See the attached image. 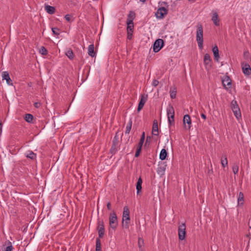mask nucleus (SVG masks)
Returning <instances> with one entry per match:
<instances>
[{
  "instance_id": "7ed1b4c3",
  "label": "nucleus",
  "mask_w": 251,
  "mask_h": 251,
  "mask_svg": "<svg viewBox=\"0 0 251 251\" xmlns=\"http://www.w3.org/2000/svg\"><path fill=\"white\" fill-rule=\"evenodd\" d=\"M167 113L168 116V120L169 124V126H174V115H175V111L174 107L171 105H169L167 108Z\"/></svg>"
},
{
  "instance_id": "ea45409f",
  "label": "nucleus",
  "mask_w": 251,
  "mask_h": 251,
  "mask_svg": "<svg viewBox=\"0 0 251 251\" xmlns=\"http://www.w3.org/2000/svg\"><path fill=\"white\" fill-rule=\"evenodd\" d=\"M142 189V184L137 183L136 184V190L137 193L138 194Z\"/></svg>"
},
{
  "instance_id": "13d9d810",
  "label": "nucleus",
  "mask_w": 251,
  "mask_h": 251,
  "mask_svg": "<svg viewBox=\"0 0 251 251\" xmlns=\"http://www.w3.org/2000/svg\"><path fill=\"white\" fill-rule=\"evenodd\" d=\"M140 0L142 1V2H144L146 0Z\"/></svg>"
},
{
  "instance_id": "4d7b16f0",
  "label": "nucleus",
  "mask_w": 251,
  "mask_h": 251,
  "mask_svg": "<svg viewBox=\"0 0 251 251\" xmlns=\"http://www.w3.org/2000/svg\"><path fill=\"white\" fill-rule=\"evenodd\" d=\"M189 1L194 2L196 1V0H188Z\"/></svg>"
},
{
  "instance_id": "a211bd4d",
  "label": "nucleus",
  "mask_w": 251,
  "mask_h": 251,
  "mask_svg": "<svg viewBox=\"0 0 251 251\" xmlns=\"http://www.w3.org/2000/svg\"><path fill=\"white\" fill-rule=\"evenodd\" d=\"M186 226L184 224L180 225L178 229V235H185L186 234Z\"/></svg>"
},
{
  "instance_id": "4be33fe9",
  "label": "nucleus",
  "mask_w": 251,
  "mask_h": 251,
  "mask_svg": "<svg viewBox=\"0 0 251 251\" xmlns=\"http://www.w3.org/2000/svg\"><path fill=\"white\" fill-rule=\"evenodd\" d=\"M88 54L91 57H94L95 56L94 46L93 44H91L89 46L88 49Z\"/></svg>"
},
{
  "instance_id": "1a4fd4ad",
  "label": "nucleus",
  "mask_w": 251,
  "mask_h": 251,
  "mask_svg": "<svg viewBox=\"0 0 251 251\" xmlns=\"http://www.w3.org/2000/svg\"><path fill=\"white\" fill-rule=\"evenodd\" d=\"M183 121L185 128L189 129L192 126L191 120L190 116L188 114L184 115Z\"/></svg>"
},
{
  "instance_id": "5fc2aeb1",
  "label": "nucleus",
  "mask_w": 251,
  "mask_h": 251,
  "mask_svg": "<svg viewBox=\"0 0 251 251\" xmlns=\"http://www.w3.org/2000/svg\"><path fill=\"white\" fill-rule=\"evenodd\" d=\"M2 123L0 122V133H1V132H2Z\"/></svg>"
},
{
  "instance_id": "ddd939ff",
  "label": "nucleus",
  "mask_w": 251,
  "mask_h": 251,
  "mask_svg": "<svg viewBox=\"0 0 251 251\" xmlns=\"http://www.w3.org/2000/svg\"><path fill=\"white\" fill-rule=\"evenodd\" d=\"M147 100V95H146L145 96L144 95H142L138 106V109H137L138 111H140L143 108Z\"/></svg>"
},
{
  "instance_id": "5701e85b",
  "label": "nucleus",
  "mask_w": 251,
  "mask_h": 251,
  "mask_svg": "<svg viewBox=\"0 0 251 251\" xmlns=\"http://www.w3.org/2000/svg\"><path fill=\"white\" fill-rule=\"evenodd\" d=\"M167 155V152L166 150L164 149L161 150L160 154H159V158L161 160H164L166 159Z\"/></svg>"
},
{
  "instance_id": "e433bc0d",
  "label": "nucleus",
  "mask_w": 251,
  "mask_h": 251,
  "mask_svg": "<svg viewBox=\"0 0 251 251\" xmlns=\"http://www.w3.org/2000/svg\"><path fill=\"white\" fill-rule=\"evenodd\" d=\"M51 30H52V31L53 34L56 35H58L59 34V29L57 27H52Z\"/></svg>"
},
{
  "instance_id": "49530a36",
  "label": "nucleus",
  "mask_w": 251,
  "mask_h": 251,
  "mask_svg": "<svg viewBox=\"0 0 251 251\" xmlns=\"http://www.w3.org/2000/svg\"><path fill=\"white\" fill-rule=\"evenodd\" d=\"M158 81L156 79H154L152 82V85L154 86H156L157 85H158Z\"/></svg>"
},
{
  "instance_id": "f704fd0d",
  "label": "nucleus",
  "mask_w": 251,
  "mask_h": 251,
  "mask_svg": "<svg viewBox=\"0 0 251 251\" xmlns=\"http://www.w3.org/2000/svg\"><path fill=\"white\" fill-rule=\"evenodd\" d=\"M233 172L234 174H237L238 173L239 167L237 164H234L232 167Z\"/></svg>"
},
{
  "instance_id": "864d4df0",
  "label": "nucleus",
  "mask_w": 251,
  "mask_h": 251,
  "mask_svg": "<svg viewBox=\"0 0 251 251\" xmlns=\"http://www.w3.org/2000/svg\"><path fill=\"white\" fill-rule=\"evenodd\" d=\"M107 207L108 209L110 210L111 209V203L110 202H108L107 204Z\"/></svg>"
},
{
  "instance_id": "bf43d9fd",
  "label": "nucleus",
  "mask_w": 251,
  "mask_h": 251,
  "mask_svg": "<svg viewBox=\"0 0 251 251\" xmlns=\"http://www.w3.org/2000/svg\"><path fill=\"white\" fill-rule=\"evenodd\" d=\"M248 237H249V240H251V237L250 236H248Z\"/></svg>"
},
{
  "instance_id": "603ef678",
  "label": "nucleus",
  "mask_w": 251,
  "mask_h": 251,
  "mask_svg": "<svg viewBox=\"0 0 251 251\" xmlns=\"http://www.w3.org/2000/svg\"><path fill=\"white\" fill-rule=\"evenodd\" d=\"M201 116L203 119L205 120L206 119V116L204 114L201 113Z\"/></svg>"
},
{
  "instance_id": "dca6fc26",
  "label": "nucleus",
  "mask_w": 251,
  "mask_h": 251,
  "mask_svg": "<svg viewBox=\"0 0 251 251\" xmlns=\"http://www.w3.org/2000/svg\"><path fill=\"white\" fill-rule=\"evenodd\" d=\"M242 70L245 75H249L251 74V68L249 64H245L242 67Z\"/></svg>"
},
{
  "instance_id": "9d476101",
  "label": "nucleus",
  "mask_w": 251,
  "mask_h": 251,
  "mask_svg": "<svg viewBox=\"0 0 251 251\" xmlns=\"http://www.w3.org/2000/svg\"><path fill=\"white\" fill-rule=\"evenodd\" d=\"M97 229L99 235H103L104 234V227L102 221L100 220H98Z\"/></svg>"
},
{
  "instance_id": "f8f14e48",
  "label": "nucleus",
  "mask_w": 251,
  "mask_h": 251,
  "mask_svg": "<svg viewBox=\"0 0 251 251\" xmlns=\"http://www.w3.org/2000/svg\"><path fill=\"white\" fill-rule=\"evenodd\" d=\"M222 83L226 89H228L231 87V80L229 76H226L222 80Z\"/></svg>"
},
{
  "instance_id": "4468645a",
  "label": "nucleus",
  "mask_w": 251,
  "mask_h": 251,
  "mask_svg": "<svg viewBox=\"0 0 251 251\" xmlns=\"http://www.w3.org/2000/svg\"><path fill=\"white\" fill-rule=\"evenodd\" d=\"M211 20L216 26L219 25V15L217 12H212V16Z\"/></svg>"
},
{
  "instance_id": "37998d69",
  "label": "nucleus",
  "mask_w": 251,
  "mask_h": 251,
  "mask_svg": "<svg viewBox=\"0 0 251 251\" xmlns=\"http://www.w3.org/2000/svg\"><path fill=\"white\" fill-rule=\"evenodd\" d=\"M65 18L66 20L68 22H70L71 20L72 16L69 14H67L65 15Z\"/></svg>"
},
{
  "instance_id": "72a5a7b5",
  "label": "nucleus",
  "mask_w": 251,
  "mask_h": 251,
  "mask_svg": "<svg viewBox=\"0 0 251 251\" xmlns=\"http://www.w3.org/2000/svg\"><path fill=\"white\" fill-rule=\"evenodd\" d=\"M135 17V14L133 11H130L127 16V19L134 20Z\"/></svg>"
},
{
  "instance_id": "c85d7f7f",
  "label": "nucleus",
  "mask_w": 251,
  "mask_h": 251,
  "mask_svg": "<svg viewBox=\"0 0 251 251\" xmlns=\"http://www.w3.org/2000/svg\"><path fill=\"white\" fill-rule=\"evenodd\" d=\"M145 132H143L141 135L140 141L137 145L138 147H139L140 148L142 147L143 144L145 141Z\"/></svg>"
},
{
  "instance_id": "c03bdc74",
  "label": "nucleus",
  "mask_w": 251,
  "mask_h": 251,
  "mask_svg": "<svg viewBox=\"0 0 251 251\" xmlns=\"http://www.w3.org/2000/svg\"><path fill=\"white\" fill-rule=\"evenodd\" d=\"M133 20L127 19L126 24L127 25H133Z\"/></svg>"
},
{
  "instance_id": "f3484780",
  "label": "nucleus",
  "mask_w": 251,
  "mask_h": 251,
  "mask_svg": "<svg viewBox=\"0 0 251 251\" xmlns=\"http://www.w3.org/2000/svg\"><path fill=\"white\" fill-rule=\"evenodd\" d=\"M152 133L154 135H158V123L156 120H154L152 125Z\"/></svg>"
},
{
  "instance_id": "79ce46f5",
  "label": "nucleus",
  "mask_w": 251,
  "mask_h": 251,
  "mask_svg": "<svg viewBox=\"0 0 251 251\" xmlns=\"http://www.w3.org/2000/svg\"><path fill=\"white\" fill-rule=\"evenodd\" d=\"M13 247L12 245L7 246L6 247L4 248L3 251H12Z\"/></svg>"
},
{
  "instance_id": "c9c22d12",
  "label": "nucleus",
  "mask_w": 251,
  "mask_h": 251,
  "mask_svg": "<svg viewBox=\"0 0 251 251\" xmlns=\"http://www.w3.org/2000/svg\"><path fill=\"white\" fill-rule=\"evenodd\" d=\"M118 151L117 146L112 145L110 151L112 153L115 154Z\"/></svg>"
},
{
  "instance_id": "3c124183",
  "label": "nucleus",
  "mask_w": 251,
  "mask_h": 251,
  "mask_svg": "<svg viewBox=\"0 0 251 251\" xmlns=\"http://www.w3.org/2000/svg\"><path fill=\"white\" fill-rule=\"evenodd\" d=\"M137 183L141 184H142V179L141 177H139V178L138 179V181H137Z\"/></svg>"
},
{
  "instance_id": "09e8293b",
  "label": "nucleus",
  "mask_w": 251,
  "mask_h": 251,
  "mask_svg": "<svg viewBox=\"0 0 251 251\" xmlns=\"http://www.w3.org/2000/svg\"><path fill=\"white\" fill-rule=\"evenodd\" d=\"M34 105L36 108H39L41 106V103L40 102H36L34 103Z\"/></svg>"
},
{
  "instance_id": "f257e3e1",
  "label": "nucleus",
  "mask_w": 251,
  "mask_h": 251,
  "mask_svg": "<svg viewBox=\"0 0 251 251\" xmlns=\"http://www.w3.org/2000/svg\"><path fill=\"white\" fill-rule=\"evenodd\" d=\"M197 28L196 41L199 49H202L203 43L202 26L201 24H198L197 25Z\"/></svg>"
},
{
  "instance_id": "c756f323",
  "label": "nucleus",
  "mask_w": 251,
  "mask_h": 251,
  "mask_svg": "<svg viewBox=\"0 0 251 251\" xmlns=\"http://www.w3.org/2000/svg\"><path fill=\"white\" fill-rule=\"evenodd\" d=\"M26 156L31 159H34L36 158V154L32 151H28L26 153Z\"/></svg>"
},
{
  "instance_id": "2eb2a0df",
  "label": "nucleus",
  "mask_w": 251,
  "mask_h": 251,
  "mask_svg": "<svg viewBox=\"0 0 251 251\" xmlns=\"http://www.w3.org/2000/svg\"><path fill=\"white\" fill-rule=\"evenodd\" d=\"M2 77L3 79H5L6 81L7 84L9 85H12L11 83L12 80L9 76V75L8 72L5 71L2 72Z\"/></svg>"
},
{
  "instance_id": "20e7f679",
  "label": "nucleus",
  "mask_w": 251,
  "mask_h": 251,
  "mask_svg": "<svg viewBox=\"0 0 251 251\" xmlns=\"http://www.w3.org/2000/svg\"><path fill=\"white\" fill-rule=\"evenodd\" d=\"M231 108L232 111L237 119H239L241 117L240 110L239 108L238 105L236 101L232 100L231 102Z\"/></svg>"
},
{
  "instance_id": "393cba45",
  "label": "nucleus",
  "mask_w": 251,
  "mask_h": 251,
  "mask_svg": "<svg viewBox=\"0 0 251 251\" xmlns=\"http://www.w3.org/2000/svg\"><path fill=\"white\" fill-rule=\"evenodd\" d=\"M102 237L103 236H99V238L96 239V251H101V247L100 237Z\"/></svg>"
},
{
  "instance_id": "a878e982",
  "label": "nucleus",
  "mask_w": 251,
  "mask_h": 251,
  "mask_svg": "<svg viewBox=\"0 0 251 251\" xmlns=\"http://www.w3.org/2000/svg\"><path fill=\"white\" fill-rule=\"evenodd\" d=\"M221 162L223 167L225 168V167L227 166L228 161L226 155H223L222 156Z\"/></svg>"
},
{
  "instance_id": "6e6552de",
  "label": "nucleus",
  "mask_w": 251,
  "mask_h": 251,
  "mask_svg": "<svg viewBox=\"0 0 251 251\" xmlns=\"http://www.w3.org/2000/svg\"><path fill=\"white\" fill-rule=\"evenodd\" d=\"M166 167L167 164L165 162L160 163L156 170L157 173L160 176L164 175Z\"/></svg>"
},
{
  "instance_id": "6e6d98bb",
  "label": "nucleus",
  "mask_w": 251,
  "mask_h": 251,
  "mask_svg": "<svg viewBox=\"0 0 251 251\" xmlns=\"http://www.w3.org/2000/svg\"><path fill=\"white\" fill-rule=\"evenodd\" d=\"M186 236H179V239L180 240H183L185 239Z\"/></svg>"
},
{
  "instance_id": "a18cd8bd",
  "label": "nucleus",
  "mask_w": 251,
  "mask_h": 251,
  "mask_svg": "<svg viewBox=\"0 0 251 251\" xmlns=\"http://www.w3.org/2000/svg\"><path fill=\"white\" fill-rule=\"evenodd\" d=\"M132 38V32H127V38L131 40Z\"/></svg>"
},
{
  "instance_id": "bb28decb",
  "label": "nucleus",
  "mask_w": 251,
  "mask_h": 251,
  "mask_svg": "<svg viewBox=\"0 0 251 251\" xmlns=\"http://www.w3.org/2000/svg\"><path fill=\"white\" fill-rule=\"evenodd\" d=\"M132 121H131V120H130L126 126V131H125L126 134H128L130 132V130L131 129V127H132Z\"/></svg>"
},
{
  "instance_id": "39448f33",
  "label": "nucleus",
  "mask_w": 251,
  "mask_h": 251,
  "mask_svg": "<svg viewBox=\"0 0 251 251\" xmlns=\"http://www.w3.org/2000/svg\"><path fill=\"white\" fill-rule=\"evenodd\" d=\"M109 220L110 226L113 229L116 228L118 225V220L117 215L114 212L110 213Z\"/></svg>"
},
{
  "instance_id": "58836bf2",
  "label": "nucleus",
  "mask_w": 251,
  "mask_h": 251,
  "mask_svg": "<svg viewBox=\"0 0 251 251\" xmlns=\"http://www.w3.org/2000/svg\"><path fill=\"white\" fill-rule=\"evenodd\" d=\"M142 148L137 146V150L135 154V157H137L139 156L141 151Z\"/></svg>"
},
{
  "instance_id": "6ab92c4d",
  "label": "nucleus",
  "mask_w": 251,
  "mask_h": 251,
  "mask_svg": "<svg viewBox=\"0 0 251 251\" xmlns=\"http://www.w3.org/2000/svg\"><path fill=\"white\" fill-rule=\"evenodd\" d=\"M212 51L213 52V55L214 57V59L216 61H219V59L220 58L219 54V50L217 46H215L212 49Z\"/></svg>"
},
{
  "instance_id": "cd10ccee",
  "label": "nucleus",
  "mask_w": 251,
  "mask_h": 251,
  "mask_svg": "<svg viewBox=\"0 0 251 251\" xmlns=\"http://www.w3.org/2000/svg\"><path fill=\"white\" fill-rule=\"evenodd\" d=\"M66 55L70 59H73L74 57L73 51L71 49H69L67 50L66 52Z\"/></svg>"
},
{
  "instance_id": "a19ab883",
  "label": "nucleus",
  "mask_w": 251,
  "mask_h": 251,
  "mask_svg": "<svg viewBox=\"0 0 251 251\" xmlns=\"http://www.w3.org/2000/svg\"><path fill=\"white\" fill-rule=\"evenodd\" d=\"M134 28L133 25H127V32H133Z\"/></svg>"
},
{
  "instance_id": "9b49d317",
  "label": "nucleus",
  "mask_w": 251,
  "mask_h": 251,
  "mask_svg": "<svg viewBox=\"0 0 251 251\" xmlns=\"http://www.w3.org/2000/svg\"><path fill=\"white\" fill-rule=\"evenodd\" d=\"M203 62L206 69H209L211 67L212 60L210 55L208 53L205 54L203 58Z\"/></svg>"
},
{
  "instance_id": "8fccbe9b",
  "label": "nucleus",
  "mask_w": 251,
  "mask_h": 251,
  "mask_svg": "<svg viewBox=\"0 0 251 251\" xmlns=\"http://www.w3.org/2000/svg\"><path fill=\"white\" fill-rule=\"evenodd\" d=\"M249 54V51H245L244 53V56L245 57L247 58L248 57V55Z\"/></svg>"
},
{
  "instance_id": "de8ad7c7",
  "label": "nucleus",
  "mask_w": 251,
  "mask_h": 251,
  "mask_svg": "<svg viewBox=\"0 0 251 251\" xmlns=\"http://www.w3.org/2000/svg\"><path fill=\"white\" fill-rule=\"evenodd\" d=\"M10 245H12V243H11V242H10L9 240H8V241H6V242H5V244H4V245H3V247H4L5 246H10Z\"/></svg>"
},
{
  "instance_id": "473e14b6",
  "label": "nucleus",
  "mask_w": 251,
  "mask_h": 251,
  "mask_svg": "<svg viewBox=\"0 0 251 251\" xmlns=\"http://www.w3.org/2000/svg\"><path fill=\"white\" fill-rule=\"evenodd\" d=\"M39 52L43 55H46L48 53V50L44 47H42L40 48Z\"/></svg>"
},
{
  "instance_id": "4c0bfd02",
  "label": "nucleus",
  "mask_w": 251,
  "mask_h": 251,
  "mask_svg": "<svg viewBox=\"0 0 251 251\" xmlns=\"http://www.w3.org/2000/svg\"><path fill=\"white\" fill-rule=\"evenodd\" d=\"M118 142H119L118 137H117V136L116 135L114 136V137L113 139L112 145L118 146Z\"/></svg>"
},
{
  "instance_id": "f03ea898",
  "label": "nucleus",
  "mask_w": 251,
  "mask_h": 251,
  "mask_svg": "<svg viewBox=\"0 0 251 251\" xmlns=\"http://www.w3.org/2000/svg\"><path fill=\"white\" fill-rule=\"evenodd\" d=\"M130 223L129 210L127 206L124 207L122 223L123 226L127 228Z\"/></svg>"
},
{
  "instance_id": "7c9ffc66",
  "label": "nucleus",
  "mask_w": 251,
  "mask_h": 251,
  "mask_svg": "<svg viewBox=\"0 0 251 251\" xmlns=\"http://www.w3.org/2000/svg\"><path fill=\"white\" fill-rule=\"evenodd\" d=\"M33 117L32 115L30 114H26L25 115V120L28 123H31L33 120Z\"/></svg>"
},
{
  "instance_id": "412c9836",
  "label": "nucleus",
  "mask_w": 251,
  "mask_h": 251,
  "mask_svg": "<svg viewBox=\"0 0 251 251\" xmlns=\"http://www.w3.org/2000/svg\"><path fill=\"white\" fill-rule=\"evenodd\" d=\"M45 9L46 12L50 14H53L55 11L54 7L49 5H45Z\"/></svg>"
},
{
  "instance_id": "0eeeda50",
  "label": "nucleus",
  "mask_w": 251,
  "mask_h": 251,
  "mask_svg": "<svg viewBox=\"0 0 251 251\" xmlns=\"http://www.w3.org/2000/svg\"><path fill=\"white\" fill-rule=\"evenodd\" d=\"M168 10L164 7L158 9L155 13V16L157 19H161L167 14Z\"/></svg>"
},
{
  "instance_id": "423d86ee",
  "label": "nucleus",
  "mask_w": 251,
  "mask_h": 251,
  "mask_svg": "<svg viewBox=\"0 0 251 251\" xmlns=\"http://www.w3.org/2000/svg\"><path fill=\"white\" fill-rule=\"evenodd\" d=\"M164 42L162 39H157L154 43L153 45V50L155 52H157L164 46Z\"/></svg>"
},
{
  "instance_id": "b1692460",
  "label": "nucleus",
  "mask_w": 251,
  "mask_h": 251,
  "mask_svg": "<svg viewBox=\"0 0 251 251\" xmlns=\"http://www.w3.org/2000/svg\"><path fill=\"white\" fill-rule=\"evenodd\" d=\"M138 247L139 248L140 251H144V240L143 238L139 237L138 238Z\"/></svg>"
},
{
  "instance_id": "2f4dec72",
  "label": "nucleus",
  "mask_w": 251,
  "mask_h": 251,
  "mask_svg": "<svg viewBox=\"0 0 251 251\" xmlns=\"http://www.w3.org/2000/svg\"><path fill=\"white\" fill-rule=\"evenodd\" d=\"M176 88L170 90V97L172 99H175L176 97Z\"/></svg>"
},
{
  "instance_id": "aec40b11",
  "label": "nucleus",
  "mask_w": 251,
  "mask_h": 251,
  "mask_svg": "<svg viewBox=\"0 0 251 251\" xmlns=\"http://www.w3.org/2000/svg\"><path fill=\"white\" fill-rule=\"evenodd\" d=\"M244 194L242 192H239L238 194L237 202L238 206H242L244 204Z\"/></svg>"
}]
</instances>
